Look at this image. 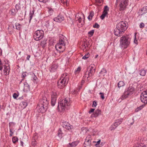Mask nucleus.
Wrapping results in <instances>:
<instances>
[{"mask_svg": "<svg viewBox=\"0 0 147 147\" xmlns=\"http://www.w3.org/2000/svg\"><path fill=\"white\" fill-rule=\"evenodd\" d=\"M89 57V54L88 53H87L85 55L82 57V59L86 60Z\"/></svg>", "mask_w": 147, "mask_h": 147, "instance_id": "58836bf2", "label": "nucleus"}, {"mask_svg": "<svg viewBox=\"0 0 147 147\" xmlns=\"http://www.w3.org/2000/svg\"><path fill=\"white\" fill-rule=\"evenodd\" d=\"M135 91V89L132 86H129L127 90H126L121 97V100L125 99L132 95Z\"/></svg>", "mask_w": 147, "mask_h": 147, "instance_id": "39448f33", "label": "nucleus"}, {"mask_svg": "<svg viewBox=\"0 0 147 147\" xmlns=\"http://www.w3.org/2000/svg\"><path fill=\"white\" fill-rule=\"evenodd\" d=\"M57 134L58 136L60 138H61L62 137L63 134L60 128L59 129Z\"/></svg>", "mask_w": 147, "mask_h": 147, "instance_id": "f704fd0d", "label": "nucleus"}, {"mask_svg": "<svg viewBox=\"0 0 147 147\" xmlns=\"http://www.w3.org/2000/svg\"><path fill=\"white\" fill-rule=\"evenodd\" d=\"M146 70L144 69H142L139 71V74L142 76H145L146 73Z\"/></svg>", "mask_w": 147, "mask_h": 147, "instance_id": "4be33fe9", "label": "nucleus"}, {"mask_svg": "<svg viewBox=\"0 0 147 147\" xmlns=\"http://www.w3.org/2000/svg\"><path fill=\"white\" fill-rule=\"evenodd\" d=\"M101 111L99 109H96L94 113L91 116L92 117H97L99 115L101 114Z\"/></svg>", "mask_w": 147, "mask_h": 147, "instance_id": "412c9836", "label": "nucleus"}, {"mask_svg": "<svg viewBox=\"0 0 147 147\" xmlns=\"http://www.w3.org/2000/svg\"><path fill=\"white\" fill-rule=\"evenodd\" d=\"M66 40V38L62 35L60 36L59 42L55 45V48L59 53L63 52L65 49Z\"/></svg>", "mask_w": 147, "mask_h": 147, "instance_id": "f257e3e1", "label": "nucleus"}, {"mask_svg": "<svg viewBox=\"0 0 147 147\" xmlns=\"http://www.w3.org/2000/svg\"><path fill=\"white\" fill-rule=\"evenodd\" d=\"M16 29L18 30H20L21 29V26L18 23H16L15 24Z\"/></svg>", "mask_w": 147, "mask_h": 147, "instance_id": "c9c22d12", "label": "nucleus"}, {"mask_svg": "<svg viewBox=\"0 0 147 147\" xmlns=\"http://www.w3.org/2000/svg\"><path fill=\"white\" fill-rule=\"evenodd\" d=\"M128 4V0H121L119 4V10L122 11L125 9Z\"/></svg>", "mask_w": 147, "mask_h": 147, "instance_id": "6e6552de", "label": "nucleus"}, {"mask_svg": "<svg viewBox=\"0 0 147 147\" xmlns=\"http://www.w3.org/2000/svg\"><path fill=\"white\" fill-rule=\"evenodd\" d=\"M61 2L63 3L64 5H66L67 6V0H61Z\"/></svg>", "mask_w": 147, "mask_h": 147, "instance_id": "c03bdc74", "label": "nucleus"}, {"mask_svg": "<svg viewBox=\"0 0 147 147\" xmlns=\"http://www.w3.org/2000/svg\"><path fill=\"white\" fill-rule=\"evenodd\" d=\"M45 26L49 30L52 29L54 26L53 23L50 20L47 21L46 22Z\"/></svg>", "mask_w": 147, "mask_h": 147, "instance_id": "dca6fc26", "label": "nucleus"}, {"mask_svg": "<svg viewBox=\"0 0 147 147\" xmlns=\"http://www.w3.org/2000/svg\"><path fill=\"white\" fill-rule=\"evenodd\" d=\"M127 22L121 21L117 25L116 27L123 32L127 28Z\"/></svg>", "mask_w": 147, "mask_h": 147, "instance_id": "0eeeda50", "label": "nucleus"}, {"mask_svg": "<svg viewBox=\"0 0 147 147\" xmlns=\"http://www.w3.org/2000/svg\"><path fill=\"white\" fill-rule=\"evenodd\" d=\"M44 32L42 30H38L36 31L34 35V39L38 41L42 38L44 36Z\"/></svg>", "mask_w": 147, "mask_h": 147, "instance_id": "423d86ee", "label": "nucleus"}, {"mask_svg": "<svg viewBox=\"0 0 147 147\" xmlns=\"http://www.w3.org/2000/svg\"><path fill=\"white\" fill-rule=\"evenodd\" d=\"M58 66L56 64H54L51 67L50 69L51 72L54 71L57 68Z\"/></svg>", "mask_w": 147, "mask_h": 147, "instance_id": "393cba45", "label": "nucleus"}, {"mask_svg": "<svg viewBox=\"0 0 147 147\" xmlns=\"http://www.w3.org/2000/svg\"><path fill=\"white\" fill-rule=\"evenodd\" d=\"M95 1L96 3L99 4H98L99 5H100L103 2L102 0H96Z\"/></svg>", "mask_w": 147, "mask_h": 147, "instance_id": "49530a36", "label": "nucleus"}, {"mask_svg": "<svg viewBox=\"0 0 147 147\" xmlns=\"http://www.w3.org/2000/svg\"><path fill=\"white\" fill-rule=\"evenodd\" d=\"M39 104H40L41 106L48 107L49 102L47 98L45 96H43L40 100Z\"/></svg>", "mask_w": 147, "mask_h": 147, "instance_id": "9b49d317", "label": "nucleus"}, {"mask_svg": "<svg viewBox=\"0 0 147 147\" xmlns=\"http://www.w3.org/2000/svg\"><path fill=\"white\" fill-rule=\"evenodd\" d=\"M78 22L80 23H82V19H81V17H80L79 19H78Z\"/></svg>", "mask_w": 147, "mask_h": 147, "instance_id": "69168bd1", "label": "nucleus"}, {"mask_svg": "<svg viewBox=\"0 0 147 147\" xmlns=\"http://www.w3.org/2000/svg\"><path fill=\"white\" fill-rule=\"evenodd\" d=\"M94 15V12L93 11H91L88 17V18L89 20L90 21L92 20V19L93 17V16Z\"/></svg>", "mask_w": 147, "mask_h": 147, "instance_id": "7c9ffc66", "label": "nucleus"}, {"mask_svg": "<svg viewBox=\"0 0 147 147\" xmlns=\"http://www.w3.org/2000/svg\"><path fill=\"white\" fill-rule=\"evenodd\" d=\"M91 77V76H90V74H89L88 71H87L85 73L84 76H83V78L85 80L87 79L89 80L88 78Z\"/></svg>", "mask_w": 147, "mask_h": 147, "instance_id": "a878e982", "label": "nucleus"}, {"mask_svg": "<svg viewBox=\"0 0 147 147\" xmlns=\"http://www.w3.org/2000/svg\"><path fill=\"white\" fill-rule=\"evenodd\" d=\"M24 87L25 88H26V89H29V86L28 84L26 82H25L24 84Z\"/></svg>", "mask_w": 147, "mask_h": 147, "instance_id": "603ef678", "label": "nucleus"}, {"mask_svg": "<svg viewBox=\"0 0 147 147\" xmlns=\"http://www.w3.org/2000/svg\"><path fill=\"white\" fill-rule=\"evenodd\" d=\"M12 140L13 142L15 143L17 142L18 140V138L16 136L13 137L12 138Z\"/></svg>", "mask_w": 147, "mask_h": 147, "instance_id": "e433bc0d", "label": "nucleus"}, {"mask_svg": "<svg viewBox=\"0 0 147 147\" xmlns=\"http://www.w3.org/2000/svg\"><path fill=\"white\" fill-rule=\"evenodd\" d=\"M143 108V106L142 105L140 106L139 107H137V108L135 110L136 112H137L138 111H139L142 109Z\"/></svg>", "mask_w": 147, "mask_h": 147, "instance_id": "79ce46f5", "label": "nucleus"}, {"mask_svg": "<svg viewBox=\"0 0 147 147\" xmlns=\"http://www.w3.org/2000/svg\"><path fill=\"white\" fill-rule=\"evenodd\" d=\"M100 27V26L97 23H95V24L93 25V27L94 28H98Z\"/></svg>", "mask_w": 147, "mask_h": 147, "instance_id": "3c124183", "label": "nucleus"}, {"mask_svg": "<svg viewBox=\"0 0 147 147\" xmlns=\"http://www.w3.org/2000/svg\"><path fill=\"white\" fill-rule=\"evenodd\" d=\"M140 13L141 14H144L147 12V6L143 7L140 11Z\"/></svg>", "mask_w": 147, "mask_h": 147, "instance_id": "bb28decb", "label": "nucleus"}, {"mask_svg": "<svg viewBox=\"0 0 147 147\" xmlns=\"http://www.w3.org/2000/svg\"><path fill=\"white\" fill-rule=\"evenodd\" d=\"M26 73L24 72L23 73L22 75V77L24 78L26 76Z\"/></svg>", "mask_w": 147, "mask_h": 147, "instance_id": "0e129e2a", "label": "nucleus"}, {"mask_svg": "<svg viewBox=\"0 0 147 147\" xmlns=\"http://www.w3.org/2000/svg\"><path fill=\"white\" fill-rule=\"evenodd\" d=\"M3 65L1 63V60L0 59V71H2Z\"/></svg>", "mask_w": 147, "mask_h": 147, "instance_id": "de8ad7c7", "label": "nucleus"}, {"mask_svg": "<svg viewBox=\"0 0 147 147\" xmlns=\"http://www.w3.org/2000/svg\"><path fill=\"white\" fill-rule=\"evenodd\" d=\"M37 138V136H35L33 137L32 139V145L35 146L36 145L37 142V141L36 140V139Z\"/></svg>", "mask_w": 147, "mask_h": 147, "instance_id": "5701e85b", "label": "nucleus"}, {"mask_svg": "<svg viewBox=\"0 0 147 147\" xmlns=\"http://www.w3.org/2000/svg\"><path fill=\"white\" fill-rule=\"evenodd\" d=\"M11 14L13 16H15L18 11L15 9H11L10 10Z\"/></svg>", "mask_w": 147, "mask_h": 147, "instance_id": "c85d7f7f", "label": "nucleus"}, {"mask_svg": "<svg viewBox=\"0 0 147 147\" xmlns=\"http://www.w3.org/2000/svg\"><path fill=\"white\" fill-rule=\"evenodd\" d=\"M124 85L125 83L123 81H120L119 82L118 84V87L119 88H120L121 87L124 86Z\"/></svg>", "mask_w": 147, "mask_h": 147, "instance_id": "72a5a7b5", "label": "nucleus"}, {"mask_svg": "<svg viewBox=\"0 0 147 147\" xmlns=\"http://www.w3.org/2000/svg\"><path fill=\"white\" fill-rule=\"evenodd\" d=\"M123 33V32L117 27L115 29L114 34L116 36H120Z\"/></svg>", "mask_w": 147, "mask_h": 147, "instance_id": "6ab92c4d", "label": "nucleus"}, {"mask_svg": "<svg viewBox=\"0 0 147 147\" xmlns=\"http://www.w3.org/2000/svg\"><path fill=\"white\" fill-rule=\"evenodd\" d=\"M34 10H32V11H30V13H29V16H30V19L29 20V23H30L31 22V20L32 19L33 17V16L34 15Z\"/></svg>", "mask_w": 147, "mask_h": 147, "instance_id": "cd10ccee", "label": "nucleus"}, {"mask_svg": "<svg viewBox=\"0 0 147 147\" xmlns=\"http://www.w3.org/2000/svg\"><path fill=\"white\" fill-rule=\"evenodd\" d=\"M81 70L80 67H78L76 69L75 71V74H78L79 73Z\"/></svg>", "mask_w": 147, "mask_h": 147, "instance_id": "4c0bfd02", "label": "nucleus"}, {"mask_svg": "<svg viewBox=\"0 0 147 147\" xmlns=\"http://www.w3.org/2000/svg\"><path fill=\"white\" fill-rule=\"evenodd\" d=\"M121 120H117L113 123V124L114 126L116 127L121 123Z\"/></svg>", "mask_w": 147, "mask_h": 147, "instance_id": "c756f323", "label": "nucleus"}, {"mask_svg": "<svg viewBox=\"0 0 147 147\" xmlns=\"http://www.w3.org/2000/svg\"><path fill=\"white\" fill-rule=\"evenodd\" d=\"M78 143V142L77 141L71 143L69 144L68 146L69 147H75L77 145Z\"/></svg>", "mask_w": 147, "mask_h": 147, "instance_id": "b1692460", "label": "nucleus"}, {"mask_svg": "<svg viewBox=\"0 0 147 147\" xmlns=\"http://www.w3.org/2000/svg\"><path fill=\"white\" fill-rule=\"evenodd\" d=\"M70 105L69 98L64 99L61 100L60 102H58L57 108L60 110V108L62 111H63L69 109Z\"/></svg>", "mask_w": 147, "mask_h": 147, "instance_id": "20e7f679", "label": "nucleus"}, {"mask_svg": "<svg viewBox=\"0 0 147 147\" xmlns=\"http://www.w3.org/2000/svg\"><path fill=\"white\" fill-rule=\"evenodd\" d=\"M116 128V127L115 126H114V125L113 124L110 127V129L112 131L114 129Z\"/></svg>", "mask_w": 147, "mask_h": 147, "instance_id": "864d4df0", "label": "nucleus"}, {"mask_svg": "<svg viewBox=\"0 0 147 147\" xmlns=\"http://www.w3.org/2000/svg\"><path fill=\"white\" fill-rule=\"evenodd\" d=\"M16 10L18 11V10L20 9V4H17L15 6Z\"/></svg>", "mask_w": 147, "mask_h": 147, "instance_id": "ea45409f", "label": "nucleus"}, {"mask_svg": "<svg viewBox=\"0 0 147 147\" xmlns=\"http://www.w3.org/2000/svg\"><path fill=\"white\" fill-rule=\"evenodd\" d=\"M18 95L16 93H14L13 94V97L15 98L16 99L18 96Z\"/></svg>", "mask_w": 147, "mask_h": 147, "instance_id": "5fc2aeb1", "label": "nucleus"}, {"mask_svg": "<svg viewBox=\"0 0 147 147\" xmlns=\"http://www.w3.org/2000/svg\"><path fill=\"white\" fill-rule=\"evenodd\" d=\"M15 123L14 122H10L9 123V127L11 126L12 125H15Z\"/></svg>", "mask_w": 147, "mask_h": 147, "instance_id": "680f3d73", "label": "nucleus"}, {"mask_svg": "<svg viewBox=\"0 0 147 147\" xmlns=\"http://www.w3.org/2000/svg\"><path fill=\"white\" fill-rule=\"evenodd\" d=\"M8 31L9 32V34H12V33L13 32V31H12V28L11 27H9L8 28Z\"/></svg>", "mask_w": 147, "mask_h": 147, "instance_id": "a19ab883", "label": "nucleus"}, {"mask_svg": "<svg viewBox=\"0 0 147 147\" xmlns=\"http://www.w3.org/2000/svg\"><path fill=\"white\" fill-rule=\"evenodd\" d=\"M9 131L10 133L9 136H12L13 134V132L12 131V129H9Z\"/></svg>", "mask_w": 147, "mask_h": 147, "instance_id": "13d9d810", "label": "nucleus"}, {"mask_svg": "<svg viewBox=\"0 0 147 147\" xmlns=\"http://www.w3.org/2000/svg\"><path fill=\"white\" fill-rule=\"evenodd\" d=\"M39 2H43V3H46V2H48L49 0H38Z\"/></svg>", "mask_w": 147, "mask_h": 147, "instance_id": "bf43d9fd", "label": "nucleus"}, {"mask_svg": "<svg viewBox=\"0 0 147 147\" xmlns=\"http://www.w3.org/2000/svg\"><path fill=\"white\" fill-rule=\"evenodd\" d=\"M92 140L91 136L90 135H89L86 137L85 141L84 143L85 147H87V146H90L91 145V140Z\"/></svg>", "mask_w": 147, "mask_h": 147, "instance_id": "ddd939ff", "label": "nucleus"}, {"mask_svg": "<svg viewBox=\"0 0 147 147\" xmlns=\"http://www.w3.org/2000/svg\"><path fill=\"white\" fill-rule=\"evenodd\" d=\"M109 11V8L107 5L105 6L102 13L100 16L101 19L103 20L105 17L108 14V11Z\"/></svg>", "mask_w": 147, "mask_h": 147, "instance_id": "f8f14e48", "label": "nucleus"}, {"mask_svg": "<svg viewBox=\"0 0 147 147\" xmlns=\"http://www.w3.org/2000/svg\"><path fill=\"white\" fill-rule=\"evenodd\" d=\"M139 26L140 28H143L144 27V23L142 22L140 24Z\"/></svg>", "mask_w": 147, "mask_h": 147, "instance_id": "6e6d98bb", "label": "nucleus"}, {"mask_svg": "<svg viewBox=\"0 0 147 147\" xmlns=\"http://www.w3.org/2000/svg\"><path fill=\"white\" fill-rule=\"evenodd\" d=\"M57 97V94L55 91H53L51 94V105L52 106H54L56 102Z\"/></svg>", "mask_w": 147, "mask_h": 147, "instance_id": "1a4fd4ad", "label": "nucleus"}, {"mask_svg": "<svg viewBox=\"0 0 147 147\" xmlns=\"http://www.w3.org/2000/svg\"><path fill=\"white\" fill-rule=\"evenodd\" d=\"M97 105V101H94L93 102V104L92 106L93 107H96Z\"/></svg>", "mask_w": 147, "mask_h": 147, "instance_id": "a18cd8bd", "label": "nucleus"}, {"mask_svg": "<svg viewBox=\"0 0 147 147\" xmlns=\"http://www.w3.org/2000/svg\"><path fill=\"white\" fill-rule=\"evenodd\" d=\"M130 41L131 38L128 36H122L120 40V47L123 49L127 48L129 45Z\"/></svg>", "mask_w": 147, "mask_h": 147, "instance_id": "7ed1b4c3", "label": "nucleus"}, {"mask_svg": "<svg viewBox=\"0 0 147 147\" xmlns=\"http://www.w3.org/2000/svg\"><path fill=\"white\" fill-rule=\"evenodd\" d=\"M64 20V17L61 14H59L57 17L54 19V20L57 22H61Z\"/></svg>", "mask_w": 147, "mask_h": 147, "instance_id": "f3484780", "label": "nucleus"}, {"mask_svg": "<svg viewBox=\"0 0 147 147\" xmlns=\"http://www.w3.org/2000/svg\"><path fill=\"white\" fill-rule=\"evenodd\" d=\"M36 108L38 112L43 113L46 111L48 107L44 106H41L40 104H39L38 105Z\"/></svg>", "mask_w": 147, "mask_h": 147, "instance_id": "4468645a", "label": "nucleus"}, {"mask_svg": "<svg viewBox=\"0 0 147 147\" xmlns=\"http://www.w3.org/2000/svg\"><path fill=\"white\" fill-rule=\"evenodd\" d=\"M72 92H73V94H76L77 92V91L75 90H73Z\"/></svg>", "mask_w": 147, "mask_h": 147, "instance_id": "338daca9", "label": "nucleus"}, {"mask_svg": "<svg viewBox=\"0 0 147 147\" xmlns=\"http://www.w3.org/2000/svg\"><path fill=\"white\" fill-rule=\"evenodd\" d=\"M95 110L94 109H91L89 111V113H92L94 112V111Z\"/></svg>", "mask_w": 147, "mask_h": 147, "instance_id": "052dcab7", "label": "nucleus"}, {"mask_svg": "<svg viewBox=\"0 0 147 147\" xmlns=\"http://www.w3.org/2000/svg\"><path fill=\"white\" fill-rule=\"evenodd\" d=\"M90 70L89 71H88L89 74H90L91 76H92L95 71L96 68L94 67V66L92 65L90 66H89Z\"/></svg>", "mask_w": 147, "mask_h": 147, "instance_id": "a211bd4d", "label": "nucleus"}, {"mask_svg": "<svg viewBox=\"0 0 147 147\" xmlns=\"http://www.w3.org/2000/svg\"><path fill=\"white\" fill-rule=\"evenodd\" d=\"M82 46L83 47H84V48H86V47L88 46V45L87 44H84L82 45Z\"/></svg>", "mask_w": 147, "mask_h": 147, "instance_id": "774afa93", "label": "nucleus"}, {"mask_svg": "<svg viewBox=\"0 0 147 147\" xmlns=\"http://www.w3.org/2000/svg\"><path fill=\"white\" fill-rule=\"evenodd\" d=\"M94 32V30H92L88 32V34L91 36H92L93 35Z\"/></svg>", "mask_w": 147, "mask_h": 147, "instance_id": "09e8293b", "label": "nucleus"}, {"mask_svg": "<svg viewBox=\"0 0 147 147\" xmlns=\"http://www.w3.org/2000/svg\"><path fill=\"white\" fill-rule=\"evenodd\" d=\"M101 140H99L97 142L96 141H93V143H96L95 145V146H97L99 144Z\"/></svg>", "mask_w": 147, "mask_h": 147, "instance_id": "8fccbe9b", "label": "nucleus"}, {"mask_svg": "<svg viewBox=\"0 0 147 147\" xmlns=\"http://www.w3.org/2000/svg\"><path fill=\"white\" fill-rule=\"evenodd\" d=\"M5 75L7 76L9 74L10 72V67L9 66L5 65L3 71Z\"/></svg>", "mask_w": 147, "mask_h": 147, "instance_id": "aec40b11", "label": "nucleus"}, {"mask_svg": "<svg viewBox=\"0 0 147 147\" xmlns=\"http://www.w3.org/2000/svg\"><path fill=\"white\" fill-rule=\"evenodd\" d=\"M135 39L134 40V42L136 44H137L138 43V40L136 38L135 35Z\"/></svg>", "mask_w": 147, "mask_h": 147, "instance_id": "e2e57ef3", "label": "nucleus"}, {"mask_svg": "<svg viewBox=\"0 0 147 147\" xmlns=\"http://www.w3.org/2000/svg\"><path fill=\"white\" fill-rule=\"evenodd\" d=\"M62 77L58 81L57 84L58 88L61 89L64 88L67 84L69 76L67 73H64L62 74Z\"/></svg>", "mask_w": 147, "mask_h": 147, "instance_id": "f03ea898", "label": "nucleus"}, {"mask_svg": "<svg viewBox=\"0 0 147 147\" xmlns=\"http://www.w3.org/2000/svg\"><path fill=\"white\" fill-rule=\"evenodd\" d=\"M20 105L23 108H24L27 106V103L25 101H22L20 103Z\"/></svg>", "mask_w": 147, "mask_h": 147, "instance_id": "2f4dec72", "label": "nucleus"}, {"mask_svg": "<svg viewBox=\"0 0 147 147\" xmlns=\"http://www.w3.org/2000/svg\"><path fill=\"white\" fill-rule=\"evenodd\" d=\"M46 44V41L45 40H43L41 42V45L43 47H44L45 46V45Z\"/></svg>", "mask_w": 147, "mask_h": 147, "instance_id": "37998d69", "label": "nucleus"}, {"mask_svg": "<svg viewBox=\"0 0 147 147\" xmlns=\"http://www.w3.org/2000/svg\"><path fill=\"white\" fill-rule=\"evenodd\" d=\"M61 125L64 127L69 131H70L71 129V126L70 125V124L67 122L66 121L62 122L61 123Z\"/></svg>", "mask_w": 147, "mask_h": 147, "instance_id": "2eb2a0df", "label": "nucleus"}, {"mask_svg": "<svg viewBox=\"0 0 147 147\" xmlns=\"http://www.w3.org/2000/svg\"><path fill=\"white\" fill-rule=\"evenodd\" d=\"M101 94V98L103 99H104L105 98V97L104 96V94L102 92H100L99 94Z\"/></svg>", "mask_w": 147, "mask_h": 147, "instance_id": "4d7b16f0", "label": "nucleus"}, {"mask_svg": "<svg viewBox=\"0 0 147 147\" xmlns=\"http://www.w3.org/2000/svg\"><path fill=\"white\" fill-rule=\"evenodd\" d=\"M140 100L142 102L145 104L147 103V90L143 92L141 94Z\"/></svg>", "mask_w": 147, "mask_h": 147, "instance_id": "9d476101", "label": "nucleus"}, {"mask_svg": "<svg viewBox=\"0 0 147 147\" xmlns=\"http://www.w3.org/2000/svg\"><path fill=\"white\" fill-rule=\"evenodd\" d=\"M107 72V71L106 69L105 68H103L100 72V74H102L103 76H104Z\"/></svg>", "mask_w": 147, "mask_h": 147, "instance_id": "473e14b6", "label": "nucleus"}]
</instances>
